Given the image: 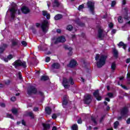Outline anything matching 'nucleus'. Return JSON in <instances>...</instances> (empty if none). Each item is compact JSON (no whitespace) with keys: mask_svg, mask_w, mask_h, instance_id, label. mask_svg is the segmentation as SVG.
Wrapping results in <instances>:
<instances>
[{"mask_svg":"<svg viewBox=\"0 0 130 130\" xmlns=\"http://www.w3.org/2000/svg\"><path fill=\"white\" fill-rule=\"evenodd\" d=\"M38 94H39V95H40L41 97H44V93H43L41 91H39L38 92Z\"/></svg>","mask_w":130,"mask_h":130,"instance_id":"nucleus-38","label":"nucleus"},{"mask_svg":"<svg viewBox=\"0 0 130 130\" xmlns=\"http://www.w3.org/2000/svg\"><path fill=\"white\" fill-rule=\"evenodd\" d=\"M7 116L8 118H11V119H14V116L11 114H7Z\"/></svg>","mask_w":130,"mask_h":130,"instance_id":"nucleus-34","label":"nucleus"},{"mask_svg":"<svg viewBox=\"0 0 130 130\" xmlns=\"http://www.w3.org/2000/svg\"><path fill=\"white\" fill-rule=\"evenodd\" d=\"M126 78L127 79H129V81H130V73H128L127 74Z\"/></svg>","mask_w":130,"mask_h":130,"instance_id":"nucleus-61","label":"nucleus"},{"mask_svg":"<svg viewBox=\"0 0 130 130\" xmlns=\"http://www.w3.org/2000/svg\"><path fill=\"white\" fill-rule=\"evenodd\" d=\"M5 51V48L0 47V53H3Z\"/></svg>","mask_w":130,"mask_h":130,"instance_id":"nucleus-54","label":"nucleus"},{"mask_svg":"<svg viewBox=\"0 0 130 130\" xmlns=\"http://www.w3.org/2000/svg\"><path fill=\"white\" fill-rule=\"evenodd\" d=\"M62 84L65 89H69V87H70L69 84H70V85L73 86L75 84V82L74 81V79L73 77H70L69 79L66 78H63Z\"/></svg>","mask_w":130,"mask_h":130,"instance_id":"nucleus-1","label":"nucleus"},{"mask_svg":"<svg viewBox=\"0 0 130 130\" xmlns=\"http://www.w3.org/2000/svg\"><path fill=\"white\" fill-rule=\"evenodd\" d=\"M54 19L56 21H58V20H60V19H62V15L61 14H57L55 16Z\"/></svg>","mask_w":130,"mask_h":130,"instance_id":"nucleus-25","label":"nucleus"},{"mask_svg":"<svg viewBox=\"0 0 130 130\" xmlns=\"http://www.w3.org/2000/svg\"><path fill=\"white\" fill-rule=\"evenodd\" d=\"M41 27L43 32H47L46 28L48 27V21L46 20H44L42 23Z\"/></svg>","mask_w":130,"mask_h":130,"instance_id":"nucleus-9","label":"nucleus"},{"mask_svg":"<svg viewBox=\"0 0 130 130\" xmlns=\"http://www.w3.org/2000/svg\"><path fill=\"white\" fill-rule=\"evenodd\" d=\"M86 6L88 9H89L92 15L94 14V10H95V3L92 1H88L86 3Z\"/></svg>","mask_w":130,"mask_h":130,"instance_id":"nucleus-4","label":"nucleus"},{"mask_svg":"<svg viewBox=\"0 0 130 130\" xmlns=\"http://www.w3.org/2000/svg\"><path fill=\"white\" fill-rule=\"evenodd\" d=\"M3 59H4V61H5V62H8L9 61V59L8 58V57H4Z\"/></svg>","mask_w":130,"mask_h":130,"instance_id":"nucleus-59","label":"nucleus"},{"mask_svg":"<svg viewBox=\"0 0 130 130\" xmlns=\"http://www.w3.org/2000/svg\"><path fill=\"white\" fill-rule=\"evenodd\" d=\"M105 118V115H103L101 117L100 120V122L101 123L103 121V120Z\"/></svg>","mask_w":130,"mask_h":130,"instance_id":"nucleus-50","label":"nucleus"},{"mask_svg":"<svg viewBox=\"0 0 130 130\" xmlns=\"http://www.w3.org/2000/svg\"><path fill=\"white\" fill-rule=\"evenodd\" d=\"M92 95L95 98H96L98 101H101L102 100V97L100 96V93H99V89L95 90L92 93Z\"/></svg>","mask_w":130,"mask_h":130,"instance_id":"nucleus-7","label":"nucleus"},{"mask_svg":"<svg viewBox=\"0 0 130 130\" xmlns=\"http://www.w3.org/2000/svg\"><path fill=\"white\" fill-rule=\"evenodd\" d=\"M12 113H13V114H18V109H12L11 110Z\"/></svg>","mask_w":130,"mask_h":130,"instance_id":"nucleus-33","label":"nucleus"},{"mask_svg":"<svg viewBox=\"0 0 130 130\" xmlns=\"http://www.w3.org/2000/svg\"><path fill=\"white\" fill-rule=\"evenodd\" d=\"M36 27H37V28H39V27L41 26V24H40L39 23H37L36 24Z\"/></svg>","mask_w":130,"mask_h":130,"instance_id":"nucleus-60","label":"nucleus"},{"mask_svg":"<svg viewBox=\"0 0 130 130\" xmlns=\"http://www.w3.org/2000/svg\"><path fill=\"white\" fill-rule=\"evenodd\" d=\"M111 69L113 71H115V69H116V64L115 63V62L112 63Z\"/></svg>","mask_w":130,"mask_h":130,"instance_id":"nucleus-27","label":"nucleus"},{"mask_svg":"<svg viewBox=\"0 0 130 130\" xmlns=\"http://www.w3.org/2000/svg\"><path fill=\"white\" fill-rule=\"evenodd\" d=\"M59 6H60V4H59L58 0H54V2L52 3L53 8H58Z\"/></svg>","mask_w":130,"mask_h":130,"instance_id":"nucleus-17","label":"nucleus"},{"mask_svg":"<svg viewBox=\"0 0 130 130\" xmlns=\"http://www.w3.org/2000/svg\"><path fill=\"white\" fill-rule=\"evenodd\" d=\"M21 44L22 45H23V46H27V42H26V41H23L21 42Z\"/></svg>","mask_w":130,"mask_h":130,"instance_id":"nucleus-47","label":"nucleus"},{"mask_svg":"<svg viewBox=\"0 0 130 130\" xmlns=\"http://www.w3.org/2000/svg\"><path fill=\"white\" fill-rule=\"evenodd\" d=\"M68 100L64 99L62 103L63 108H64V106H67V105H68Z\"/></svg>","mask_w":130,"mask_h":130,"instance_id":"nucleus-29","label":"nucleus"},{"mask_svg":"<svg viewBox=\"0 0 130 130\" xmlns=\"http://www.w3.org/2000/svg\"><path fill=\"white\" fill-rule=\"evenodd\" d=\"M9 11L11 13H10L11 18V19H12V20H14V19L16 18V14L17 13V10L16 9V8H15L14 7H12L9 10Z\"/></svg>","mask_w":130,"mask_h":130,"instance_id":"nucleus-6","label":"nucleus"},{"mask_svg":"<svg viewBox=\"0 0 130 130\" xmlns=\"http://www.w3.org/2000/svg\"><path fill=\"white\" fill-rule=\"evenodd\" d=\"M42 13H43V16H44V17H46V15H47V14H48L47 13V11H43Z\"/></svg>","mask_w":130,"mask_h":130,"instance_id":"nucleus-49","label":"nucleus"},{"mask_svg":"<svg viewBox=\"0 0 130 130\" xmlns=\"http://www.w3.org/2000/svg\"><path fill=\"white\" fill-rule=\"evenodd\" d=\"M38 110H39V108L38 107H35L33 109V111H35V112H37Z\"/></svg>","mask_w":130,"mask_h":130,"instance_id":"nucleus-55","label":"nucleus"},{"mask_svg":"<svg viewBox=\"0 0 130 130\" xmlns=\"http://www.w3.org/2000/svg\"><path fill=\"white\" fill-rule=\"evenodd\" d=\"M99 58H100V55H99V54H96L95 57V60H98Z\"/></svg>","mask_w":130,"mask_h":130,"instance_id":"nucleus-48","label":"nucleus"},{"mask_svg":"<svg viewBox=\"0 0 130 130\" xmlns=\"http://www.w3.org/2000/svg\"><path fill=\"white\" fill-rule=\"evenodd\" d=\"M121 87H122V88H123V89H125V90H127V87H126L125 86V85H123L122 84L120 85Z\"/></svg>","mask_w":130,"mask_h":130,"instance_id":"nucleus-57","label":"nucleus"},{"mask_svg":"<svg viewBox=\"0 0 130 130\" xmlns=\"http://www.w3.org/2000/svg\"><path fill=\"white\" fill-rule=\"evenodd\" d=\"M113 55L114 57L116 58V59H117V58H118V51H117V50H116V49L115 48H114L113 49Z\"/></svg>","mask_w":130,"mask_h":130,"instance_id":"nucleus-19","label":"nucleus"},{"mask_svg":"<svg viewBox=\"0 0 130 130\" xmlns=\"http://www.w3.org/2000/svg\"><path fill=\"white\" fill-rule=\"evenodd\" d=\"M107 95L109 98H113V93L112 92H108Z\"/></svg>","mask_w":130,"mask_h":130,"instance_id":"nucleus-37","label":"nucleus"},{"mask_svg":"<svg viewBox=\"0 0 130 130\" xmlns=\"http://www.w3.org/2000/svg\"><path fill=\"white\" fill-rule=\"evenodd\" d=\"M78 125L76 124H74L72 127V129L73 130H78Z\"/></svg>","mask_w":130,"mask_h":130,"instance_id":"nucleus-32","label":"nucleus"},{"mask_svg":"<svg viewBox=\"0 0 130 130\" xmlns=\"http://www.w3.org/2000/svg\"><path fill=\"white\" fill-rule=\"evenodd\" d=\"M52 118L53 119H56V118H57V116L56 115V114H53L52 115Z\"/></svg>","mask_w":130,"mask_h":130,"instance_id":"nucleus-42","label":"nucleus"},{"mask_svg":"<svg viewBox=\"0 0 130 130\" xmlns=\"http://www.w3.org/2000/svg\"><path fill=\"white\" fill-rule=\"evenodd\" d=\"M16 100H17V98H16L15 96H12L11 98V101H12V102H15V101H16Z\"/></svg>","mask_w":130,"mask_h":130,"instance_id":"nucleus-45","label":"nucleus"},{"mask_svg":"<svg viewBox=\"0 0 130 130\" xmlns=\"http://www.w3.org/2000/svg\"><path fill=\"white\" fill-rule=\"evenodd\" d=\"M7 58H8V60H11L12 58H13V55L10 54L7 56Z\"/></svg>","mask_w":130,"mask_h":130,"instance_id":"nucleus-43","label":"nucleus"},{"mask_svg":"<svg viewBox=\"0 0 130 130\" xmlns=\"http://www.w3.org/2000/svg\"><path fill=\"white\" fill-rule=\"evenodd\" d=\"M13 66L15 69H17L18 67H22L23 69H26L27 68V62L25 61H22L21 59H17L14 62Z\"/></svg>","mask_w":130,"mask_h":130,"instance_id":"nucleus-2","label":"nucleus"},{"mask_svg":"<svg viewBox=\"0 0 130 130\" xmlns=\"http://www.w3.org/2000/svg\"><path fill=\"white\" fill-rule=\"evenodd\" d=\"M19 45V41L16 40L15 41L14 40H12L11 41V48H13V47H15V46H18Z\"/></svg>","mask_w":130,"mask_h":130,"instance_id":"nucleus-18","label":"nucleus"},{"mask_svg":"<svg viewBox=\"0 0 130 130\" xmlns=\"http://www.w3.org/2000/svg\"><path fill=\"white\" fill-rule=\"evenodd\" d=\"M21 123L23 124V125L26 126V122H25L24 119L22 120Z\"/></svg>","mask_w":130,"mask_h":130,"instance_id":"nucleus-58","label":"nucleus"},{"mask_svg":"<svg viewBox=\"0 0 130 130\" xmlns=\"http://www.w3.org/2000/svg\"><path fill=\"white\" fill-rule=\"evenodd\" d=\"M103 34V30H102V29H99L98 31V37L99 38H102Z\"/></svg>","mask_w":130,"mask_h":130,"instance_id":"nucleus-26","label":"nucleus"},{"mask_svg":"<svg viewBox=\"0 0 130 130\" xmlns=\"http://www.w3.org/2000/svg\"><path fill=\"white\" fill-rule=\"evenodd\" d=\"M118 125H119V122L118 121H116L114 123V128H115V129H116V128L118 127Z\"/></svg>","mask_w":130,"mask_h":130,"instance_id":"nucleus-28","label":"nucleus"},{"mask_svg":"<svg viewBox=\"0 0 130 130\" xmlns=\"http://www.w3.org/2000/svg\"><path fill=\"white\" fill-rule=\"evenodd\" d=\"M27 116H29L30 117L31 119H34L35 118V116H34V114H33V112H28L26 114Z\"/></svg>","mask_w":130,"mask_h":130,"instance_id":"nucleus-24","label":"nucleus"},{"mask_svg":"<svg viewBox=\"0 0 130 130\" xmlns=\"http://www.w3.org/2000/svg\"><path fill=\"white\" fill-rule=\"evenodd\" d=\"M64 49L66 50H69V52L68 53V55L69 56H72L73 55V48L69 47L68 46L66 45L64 46Z\"/></svg>","mask_w":130,"mask_h":130,"instance_id":"nucleus-13","label":"nucleus"},{"mask_svg":"<svg viewBox=\"0 0 130 130\" xmlns=\"http://www.w3.org/2000/svg\"><path fill=\"white\" fill-rule=\"evenodd\" d=\"M84 4H82L81 5H79V7H78V11H81V10H83V9H84Z\"/></svg>","mask_w":130,"mask_h":130,"instance_id":"nucleus-36","label":"nucleus"},{"mask_svg":"<svg viewBox=\"0 0 130 130\" xmlns=\"http://www.w3.org/2000/svg\"><path fill=\"white\" fill-rule=\"evenodd\" d=\"M84 104H86L87 105H89L92 102V99L91 97V95L87 94L86 96L84 97V99L83 100Z\"/></svg>","mask_w":130,"mask_h":130,"instance_id":"nucleus-8","label":"nucleus"},{"mask_svg":"<svg viewBox=\"0 0 130 130\" xmlns=\"http://www.w3.org/2000/svg\"><path fill=\"white\" fill-rule=\"evenodd\" d=\"M11 83V80H8L7 81L5 82V84L9 85Z\"/></svg>","mask_w":130,"mask_h":130,"instance_id":"nucleus-53","label":"nucleus"},{"mask_svg":"<svg viewBox=\"0 0 130 130\" xmlns=\"http://www.w3.org/2000/svg\"><path fill=\"white\" fill-rule=\"evenodd\" d=\"M38 48L40 50L42 51H45L47 50V45L44 44L42 45H40L38 46Z\"/></svg>","mask_w":130,"mask_h":130,"instance_id":"nucleus-14","label":"nucleus"},{"mask_svg":"<svg viewBox=\"0 0 130 130\" xmlns=\"http://www.w3.org/2000/svg\"><path fill=\"white\" fill-rule=\"evenodd\" d=\"M57 40L59 41V42H66V38H64L63 36H60L57 38Z\"/></svg>","mask_w":130,"mask_h":130,"instance_id":"nucleus-23","label":"nucleus"},{"mask_svg":"<svg viewBox=\"0 0 130 130\" xmlns=\"http://www.w3.org/2000/svg\"><path fill=\"white\" fill-rule=\"evenodd\" d=\"M106 59H107V56L105 55H102L99 59V61L96 62L98 68H102L106 63Z\"/></svg>","mask_w":130,"mask_h":130,"instance_id":"nucleus-3","label":"nucleus"},{"mask_svg":"<svg viewBox=\"0 0 130 130\" xmlns=\"http://www.w3.org/2000/svg\"><path fill=\"white\" fill-rule=\"evenodd\" d=\"M116 5V2L115 1H112L111 7H113Z\"/></svg>","mask_w":130,"mask_h":130,"instance_id":"nucleus-41","label":"nucleus"},{"mask_svg":"<svg viewBox=\"0 0 130 130\" xmlns=\"http://www.w3.org/2000/svg\"><path fill=\"white\" fill-rule=\"evenodd\" d=\"M83 122V121H82V118H80L78 120H77V123L79 124H82Z\"/></svg>","mask_w":130,"mask_h":130,"instance_id":"nucleus-46","label":"nucleus"},{"mask_svg":"<svg viewBox=\"0 0 130 130\" xmlns=\"http://www.w3.org/2000/svg\"><path fill=\"white\" fill-rule=\"evenodd\" d=\"M74 27L72 26V25L69 24L67 26V30H68V31H72V30H73Z\"/></svg>","mask_w":130,"mask_h":130,"instance_id":"nucleus-30","label":"nucleus"},{"mask_svg":"<svg viewBox=\"0 0 130 130\" xmlns=\"http://www.w3.org/2000/svg\"><path fill=\"white\" fill-rule=\"evenodd\" d=\"M109 27L110 29H112V28H113V23L112 22L110 23L109 24Z\"/></svg>","mask_w":130,"mask_h":130,"instance_id":"nucleus-51","label":"nucleus"},{"mask_svg":"<svg viewBox=\"0 0 130 130\" xmlns=\"http://www.w3.org/2000/svg\"><path fill=\"white\" fill-rule=\"evenodd\" d=\"M46 18L47 19V20H49V19H50V14L49 13H48L46 15Z\"/></svg>","mask_w":130,"mask_h":130,"instance_id":"nucleus-56","label":"nucleus"},{"mask_svg":"<svg viewBox=\"0 0 130 130\" xmlns=\"http://www.w3.org/2000/svg\"><path fill=\"white\" fill-rule=\"evenodd\" d=\"M46 62H49V61H50V57H47L46 58V60H45Z\"/></svg>","mask_w":130,"mask_h":130,"instance_id":"nucleus-52","label":"nucleus"},{"mask_svg":"<svg viewBox=\"0 0 130 130\" xmlns=\"http://www.w3.org/2000/svg\"><path fill=\"white\" fill-rule=\"evenodd\" d=\"M128 113V108L127 107H124L122 108L120 111V114L122 116H125Z\"/></svg>","mask_w":130,"mask_h":130,"instance_id":"nucleus-10","label":"nucleus"},{"mask_svg":"<svg viewBox=\"0 0 130 130\" xmlns=\"http://www.w3.org/2000/svg\"><path fill=\"white\" fill-rule=\"evenodd\" d=\"M128 13H125L124 15V20H128Z\"/></svg>","mask_w":130,"mask_h":130,"instance_id":"nucleus-39","label":"nucleus"},{"mask_svg":"<svg viewBox=\"0 0 130 130\" xmlns=\"http://www.w3.org/2000/svg\"><path fill=\"white\" fill-rule=\"evenodd\" d=\"M51 69L53 70H58L60 69V64L58 62H54L51 66Z\"/></svg>","mask_w":130,"mask_h":130,"instance_id":"nucleus-12","label":"nucleus"},{"mask_svg":"<svg viewBox=\"0 0 130 130\" xmlns=\"http://www.w3.org/2000/svg\"><path fill=\"white\" fill-rule=\"evenodd\" d=\"M45 112L46 114H48V115H50L51 112H52V109L50 108V107H46L45 108Z\"/></svg>","mask_w":130,"mask_h":130,"instance_id":"nucleus-16","label":"nucleus"},{"mask_svg":"<svg viewBox=\"0 0 130 130\" xmlns=\"http://www.w3.org/2000/svg\"><path fill=\"white\" fill-rule=\"evenodd\" d=\"M21 12H22L23 14H28L30 13V9H29V8L26 6H23L21 8Z\"/></svg>","mask_w":130,"mask_h":130,"instance_id":"nucleus-15","label":"nucleus"},{"mask_svg":"<svg viewBox=\"0 0 130 130\" xmlns=\"http://www.w3.org/2000/svg\"><path fill=\"white\" fill-rule=\"evenodd\" d=\"M49 80V77L46 75H43L41 76L40 80L43 82L48 81Z\"/></svg>","mask_w":130,"mask_h":130,"instance_id":"nucleus-22","label":"nucleus"},{"mask_svg":"<svg viewBox=\"0 0 130 130\" xmlns=\"http://www.w3.org/2000/svg\"><path fill=\"white\" fill-rule=\"evenodd\" d=\"M77 24L78 25V26H80V27H85V23L84 22L79 21L77 23Z\"/></svg>","mask_w":130,"mask_h":130,"instance_id":"nucleus-31","label":"nucleus"},{"mask_svg":"<svg viewBox=\"0 0 130 130\" xmlns=\"http://www.w3.org/2000/svg\"><path fill=\"white\" fill-rule=\"evenodd\" d=\"M119 47H123V48L125 50L126 49V44H124L123 42H120L119 44H117Z\"/></svg>","mask_w":130,"mask_h":130,"instance_id":"nucleus-21","label":"nucleus"},{"mask_svg":"<svg viewBox=\"0 0 130 130\" xmlns=\"http://www.w3.org/2000/svg\"><path fill=\"white\" fill-rule=\"evenodd\" d=\"M18 76H19V80H22V73H21V72H18Z\"/></svg>","mask_w":130,"mask_h":130,"instance_id":"nucleus-44","label":"nucleus"},{"mask_svg":"<svg viewBox=\"0 0 130 130\" xmlns=\"http://www.w3.org/2000/svg\"><path fill=\"white\" fill-rule=\"evenodd\" d=\"M118 21L119 23H122L123 21H122V17L121 16H119V18L118 19Z\"/></svg>","mask_w":130,"mask_h":130,"instance_id":"nucleus-40","label":"nucleus"},{"mask_svg":"<svg viewBox=\"0 0 130 130\" xmlns=\"http://www.w3.org/2000/svg\"><path fill=\"white\" fill-rule=\"evenodd\" d=\"M91 120L92 121V122L95 124V125H97V121H96V119H95V118L91 117Z\"/></svg>","mask_w":130,"mask_h":130,"instance_id":"nucleus-35","label":"nucleus"},{"mask_svg":"<svg viewBox=\"0 0 130 130\" xmlns=\"http://www.w3.org/2000/svg\"><path fill=\"white\" fill-rule=\"evenodd\" d=\"M78 64V62H77V61L74 59H72L70 63H69V68H75V67L77 66V65Z\"/></svg>","mask_w":130,"mask_h":130,"instance_id":"nucleus-11","label":"nucleus"},{"mask_svg":"<svg viewBox=\"0 0 130 130\" xmlns=\"http://www.w3.org/2000/svg\"><path fill=\"white\" fill-rule=\"evenodd\" d=\"M0 106H1V107H6V105L5 103H2L0 104Z\"/></svg>","mask_w":130,"mask_h":130,"instance_id":"nucleus-62","label":"nucleus"},{"mask_svg":"<svg viewBox=\"0 0 130 130\" xmlns=\"http://www.w3.org/2000/svg\"><path fill=\"white\" fill-rule=\"evenodd\" d=\"M129 62H130V58L126 59V63H129Z\"/></svg>","mask_w":130,"mask_h":130,"instance_id":"nucleus-64","label":"nucleus"},{"mask_svg":"<svg viewBox=\"0 0 130 130\" xmlns=\"http://www.w3.org/2000/svg\"><path fill=\"white\" fill-rule=\"evenodd\" d=\"M32 94H37V89L35 88V86L30 85L27 88V94L32 95Z\"/></svg>","mask_w":130,"mask_h":130,"instance_id":"nucleus-5","label":"nucleus"},{"mask_svg":"<svg viewBox=\"0 0 130 130\" xmlns=\"http://www.w3.org/2000/svg\"><path fill=\"white\" fill-rule=\"evenodd\" d=\"M42 126L43 127L44 130H47L50 128V124L49 123H43Z\"/></svg>","mask_w":130,"mask_h":130,"instance_id":"nucleus-20","label":"nucleus"},{"mask_svg":"<svg viewBox=\"0 0 130 130\" xmlns=\"http://www.w3.org/2000/svg\"><path fill=\"white\" fill-rule=\"evenodd\" d=\"M126 123L127 124H129L130 123V118H128L126 120Z\"/></svg>","mask_w":130,"mask_h":130,"instance_id":"nucleus-63","label":"nucleus"}]
</instances>
